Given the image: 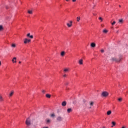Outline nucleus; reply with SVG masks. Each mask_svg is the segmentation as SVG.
I'll return each instance as SVG.
<instances>
[{"mask_svg":"<svg viewBox=\"0 0 128 128\" xmlns=\"http://www.w3.org/2000/svg\"><path fill=\"white\" fill-rule=\"evenodd\" d=\"M121 60H122V56L120 57L119 59L116 58H112L111 60H112V62H120Z\"/></svg>","mask_w":128,"mask_h":128,"instance_id":"1","label":"nucleus"},{"mask_svg":"<svg viewBox=\"0 0 128 128\" xmlns=\"http://www.w3.org/2000/svg\"><path fill=\"white\" fill-rule=\"evenodd\" d=\"M26 126H30V124H31L30 119V118H28L26 120Z\"/></svg>","mask_w":128,"mask_h":128,"instance_id":"2","label":"nucleus"},{"mask_svg":"<svg viewBox=\"0 0 128 128\" xmlns=\"http://www.w3.org/2000/svg\"><path fill=\"white\" fill-rule=\"evenodd\" d=\"M102 96H104L106 98V97L108 96V92H102Z\"/></svg>","mask_w":128,"mask_h":128,"instance_id":"3","label":"nucleus"},{"mask_svg":"<svg viewBox=\"0 0 128 128\" xmlns=\"http://www.w3.org/2000/svg\"><path fill=\"white\" fill-rule=\"evenodd\" d=\"M64 120V118L62 117L61 116H58L56 118L57 122H62Z\"/></svg>","mask_w":128,"mask_h":128,"instance_id":"4","label":"nucleus"},{"mask_svg":"<svg viewBox=\"0 0 128 128\" xmlns=\"http://www.w3.org/2000/svg\"><path fill=\"white\" fill-rule=\"evenodd\" d=\"M28 42H30V40L25 38L24 40V44H28Z\"/></svg>","mask_w":128,"mask_h":128,"instance_id":"5","label":"nucleus"},{"mask_svg":"<svg viewBox=\"0 0 128 128\" xmlns=\"http://www.w3.org/2000/svg\"><path fill=\"white\" fill-rule=\"evenodd\" d=\"M67 26L68 28H70L72 26V21H70V23H67Z\"/></svg>","mask_w":128,"mask_h":128,"instance_id":"6","label":"nucleus"},{"mask_svg":"<svg viewBox=\"0 0 128 128\" xmlns=\"http://www.w3.org/2000/svg\"><path fill=\"white\" fill-rule=\"evenodd\" d=\"M12 62H13V64H16V58L14 57L12 60Z\"/></svg>","mask_w":128,"mask_h":128,"instance_id":"7","label":"nucleus"},{"mask_svg":"<svg viewBox=\"0 0 128 128\" xmlns=\"http://www.w3.org/2000/svg\"><path fill=\"white\" fill-rule=\"evenodd\" d=\"M4 100V98L2 95L0 94V102H2Z\"/></svg>","mask_w":128,"mask_h":128,"instance_id":"8","label":"nucleus"},{"mask_svg":"<svg viewBox=\"0 0 128 128\" xmlns=\"http://www.w3.org/2000/svg\"><path fill=\"white\" fill-rule=\"evenodd\" d=\"M27 36H28L30 38H34V36H32V35L30 36V33H28L27 34Z\"/></svg>","mask_w":128,"mask_h":128,"instance_id":"9","label":"nucleus"},{"mask_svg":"<svg viewBox=\"0 0 128 128\" xmlns=\"http://www.w3.org/2000/svg\"><path fill=\"white\" fill-rule=\"evenodd\" d=\"M62 106H66V101L63 102L62 104Z\"/></svg>","mask_w":128,"mask_h":128,"instance_id":"10","label":"nucleus"},{"mask_svg":"<svg viewBox=\"0 0 128 128\" xmlns=\"http://www.w3.org/2000/svg\"><path fill=\"white\" fill-rule=\"evenodd\" d=\"M79 64H83V60L82 59H80L78 61Z\"/></svg>","mask_w":128,"mask_h":128,"instance_id":"11","label":"nucleus"},{"mask_svg":"<svg viewBox=\"0 0 128 128\" xmlns=\"http://www.w3.org/2000/svg\"><path fill=\"white\" fill-rule=\"evenodd\" d=\"M90 46L91 48H96V44H94V42L90 44Z\"/></svg>","mask_w":128,"mask_h":128,"instance_id":"12","label":"nucleus"},{"mask_svg":"<svg viewBox=\"0 0 128 128\" xmlns=\"http://www.w3.org/2000/svg\"><path fill=\"white\" fill-rule=\"evenodd\" d=\"M67 112L68 114H70V112H72V108H69L67 110Z\"/></svg>","mask_w":128,"mask_h":128,"instance_id":"13","label":"nucleus"},{"mask_svg":"<svg viewBox=\"0 0 128 128\" xmlns=\"http://www.w3.org/2000/svg\"><path fill=\"white\" fill-rule=\"evenodd\" d=\"M69 70H70V68H66L64 69V72H68Z\"/></svg>","mask_w":128,"mask_h":128,"instance_id":"14","label":"nucleus"},{"mask_svg":"<svg viewBox=\"0 0 128 128\" xmlns=\"http://www.w3.org/2000/svg\"><path fill=\"white\" fill-rule=\"evenodd\" d=\"M118 22L119 24H122L124 22V20L122 19L119 20Z\"/></svg>","mask_w":128,"mask_h":128,"instance_id":"15","label":"nucleus"},{"mask_svg":"<svg viewBox=\"0 0 128 128\" xmlns=\"http://www.w3.org/2000/svg\"><path fill=\"white\" fill-rule=\"evenodd\" d=\"M66 52H64V51H62V52H61V56H64V54H65Z\"/></svg>","mask_w":128,"mask_h":128,"instance_id":"16","label":"nucleus"},{"mask_svg":"<svg viewBox=\"0 0 128 128\" xmlns=\"http://www.w3.org/2000/svg\"><path fill=\"white\" fill-rule=\"evenodd\" d=\"M110 114H112V111L111 110H108L107 112V115L108 116H110Z\"/></svg>","mask_w":128,"mask_h":128,"instance_id":"17","label":"nucleus"},{"mask_svg":"<svg viewBox=\"0 0 128 128\" xmlns=\"http://www.w3.org/2000/svg\"><path fill=\"white\" fill-rule=\"evenodd\" d=\"M28 14H32V10H28Z\"/></svg>","mask_w":128,"mask_h":128,"instance_id":"18","label":"nucleus"},{"mask_svg":"<svg viewBox=\"0 0 128 128\" xmlns=\"http://www.w3.org/2000/svg\"><path fill=\"white\" fill-rule=\"evenodd\" d=\"M2 30H4V27L2 25H0V32H2Z\"/></svg>","mask_w":128,"mask_h":128,"instance_id":"19","label":"nucleus"},{"mask_svg":"<svg viewBox=\"0 0 128 128\" xmlns=\"http://www.w3.org/2000/svg\"><path fill=\"white\" fill-rule=\"evenodd\" d=\"M108 30H106V29H104V30H103V32L104 33V34H106V33H108Z\"/></svg>","mask_w":128,"mask_h":128,"instance_id":"20","label":"nucleus"},{"mask_svg":"<svg viewBox=\"0 0 128 128\" xmlns=\"http://www.w3.org/2000/svg\"><path fill=\"white\" fill-rule=\"evenodd\" d=\"M14 91H12L9 94L10 96H14Z\"/></svg>","mask_w":128,"mask_h":128,"instance_id":"21","label":"nucleus"},{"mask_svg":"<svg viewBox=\"0 0 128 128\" xmlns=\"http://www.w3.org/2000/svg\"><path fill=\"white\" fill-rule=\"evenodd\" d=\"M50 96H51L50 94H46V98H50Z\"/></svg>","mask_w":128,"mask_h":128,"instance_id":"22","label":"nucleus"},{"mask_svg":"<svg viewBox=\"0 0 128 128\" xmlns=\"http://www.w3.org/2000/svg\"><path fill=\"white\" fill-rule=\"evenodd\" d=\"M80 16H78L76 18V21L77 22H80Z\"/></svg>","mask_w":128,"mask_h":128,"instance_id":"23","label":"nucleus"},{"mask_svg":"<svg viewBox=\"0 0 128 128\" xmlns=\"http://www.w3.org/2000/svg\"><path fill=\"white\" fill-rule=\"evenodd\" d=\"M112 128H114V126H116V122H112Z\"/></svg>","mask_w":128,"mask_h":128,"instance_id":"24","label":"nucleus"},{"mask_svg":"<svg viewBox=\"0 0 128 128\" xmlns=\"http://www.w3.org/2000/svg\"><path fill=\"white\" fill-rule=\"evenodd\" d=\"M11 46H12V48H16V44H12Z\"/></svg>","mask_w":128,"mask_h":128,"instance_id":"25","label":"nucleus"},{"mask_svg":"<svg viewBox=\"0 0 128 128\" xmlns=\"http://www.w3.org/2000/svg\"><path fill=\"white\" fill-rule=\"evenodd\" d=\"M51 118H54L56 116V115L54 114H52L50 115Z\"/></svg>","mask_w":128,"mask_h":128,"instance_id":"26","label":"nucleus"},{"mask_svg":"<svg viewBox=\"0 0 128 128\" xmlns=\"http://www.w3.org/2000/svg\"><path fill=\"white\" fill-rule=\"evenodd\" d=\"M46 122H47L48 124H50V120L48 119V120H46Z\"/></svg>","mask_w":128,"mask_h":128,"instance_id":"27","label":"nucleus"},{"mask_svg":"<svg viewBox=\"0 0 128 128\" xmlns=\"http://www.w3.org/2000/svg\"><path fill=\"white\" fill-rule=\"evenodd\" d=\"M112 26H114L116 24V21H114L112 23Z\"/></svg>","mask_w":128,"mask_h":128,"instance_id":"28","label":"nucleus"},{"mask_svg":"<svg viewBox=\"0 0 128 128\" xmlns=\"http://www.w3.org/2000/svg\"><path fill=\"white\" fill-rule=\"evenodd\" d=\"M118 102H122V98H119L118 99Z\"/></svg>","mask_w":128,"mask_h":128,"instance_id":"29","label":"nucleus"},{"mask_svg":"<svg viewBox=\"0 0 128 128\" xmlns=\"http://www.w3.org/2000/svg\"><path fill=\"white\" fill-rule=\"evenodd\" d=\"M100 20H101V22H102V17L99 18Z\"/></svg>","mask_w":128,"mask_h":128,"instance_id":"30","label":"nucleus"},{"mask_svg":"<svg viewBox=\"0 0 128 128\" xmlns=\"http://www.w3.org/2000/svg\"><path fill=\"white\" fill-rule=\"evenodd\" d=\"M90 106H94V102H90Z\"/></svg>","mask_w":128,"mask_h":128,"instance_id":"31","label":"nucleus"},{"mask_svg":"<svg viewBox=\"0 0 128 128\" xmlns=\"http://www.w3.org/2000/svg\"><path fill=\"white\" fill-rule=\"evenodd\" d=\"M101 52H104V49H102L100 50Z\"/></svg>","mask_w":128,"mask_h":128,"instance_id":"32","label":"nucleus"},{"mask_svg":"<svg viewBox=\"0 0 128 128\" xmlns=\"http://www.w3.org/2000/svg\"><path fill=\"white\" fill-rule=\"evenodd\" d=\"M42 92L43 94H46V90H42Z\"/></svg>","mask_w":128,"mask_h":128,"instance_id":"33","label":"nucleus"},{"mask_svg":"<svg viewBox=\"0 0 128 128\" xmlns=\"http://www.w3.org/2000/svg\"><path fill=\"white\" fill-rule=\"evenodd\" d=\"M63 76H64V78H66V74H64V75H63Z\"/></svg>","mask_w":128,"mask_h":128,"instance_id":"34","label":"nucleus"},{"mask_svg":"<svg viewBox=\"0 0 128 128\" xmlns=\"http://www.w3.org/2000/svg\"><path fill=\"white\" fill-rule=\"evenodd\" d=\"M72 0V2H76V0Z\"/></svg>","mask_w":128,"mask_h":128,"instance_id":"35","label":"nucleus"},{"mask_svg":"<svg viewBox=\"0 0 128 128\" xmlns=\"http://www.w3.org/2000/svg\"><path fill=\"white\" fill-rule=\"evenodd\" d=\"M84 102H86V100H83Z\"/></svg>","mask_w":128,"mask_h":128,"instance_id":"36","label":"nucleus"},{"mask_svg":"<svg viewBox=\"0 0 128 128\" xmlns=\"http://www.w3.org/2000/svg\"><path fill=\"white\" fill-rule=\"evenodd\" d=\"M122 128H126V127L124 126H122Z\"/></svg>","mask_w":128,"mask_h":128,"instance_id":"37","label":"nucleus"},{"mask_svg":"<svg viewBox=\"0 0 128 128\" xmlns=\"http://www.w3.org/2000/svg\"><path fill=\"white\" fill-rule=\"evenodd\" d=\"M19 64H22V62L20 61Z\"/></svg>","mask_w":128,"mask_h":128,"instance_id":"38","label":"nucleus"},{"mask_svg":"<svg viewBox=\"0 0 128 128\" xmlns=\"http://www.w3.org/2000/svg\"><path fill=\"white\" fill-rule=\"evenodd\" d=\"M2 65V62H0V66H1Z\"/></svg>","mask_w":128,"mask_h":128,"instance_id":"39","label":"nucleus"},{"mask_svg":"<svg viewBox=\"0 0 128 128\" xmlns=\"http://www.w3.org/2000/svg\"><path fill=\"white\" fill-rule=\"evenodd\" d=\"M43 128H48V127H44Z\"/></svg>","mask_w":128,"mask_h":128,"instance_id":"40","label":"nucleus"},{"mask_svg":"<svg viewBox=\"0 0 128 128\" xmlns=\"http://www.w3.org/2000/svg\"><path fill=\"white\" fill-rule=\"evenodd\" d=\"M116 32H117V34H118V31Z\"/></svg>","mask_w":128,"mask_h":128,"instance_id":"41","label":"nucleus"},{"mask_svg":"<svg viewBox=\"0 0 128 128\" xmlns=\"http://www.w3.org/2000/svg\"><path fill=\"white\" fill-rule=\"evenodd\" d=\"M120 6H121L120 5H119V8H120Z\"/></svg>","mask_w":128,"mask_h":128,"instance_id":"42","label":"nucleus"},{"mask_svg":"<svg viewBox=\"0 0 128 128\" xmlns=\"http://www.w3.org/2000/svg\"><path fill=\"white\" fill-rule=\"evenodd\" d=\"M102 128H106V127H103Z\"/></svg>","mask_w":128,"mask_h":128,"instance_id":"43","label":"nucleus"},{"mask_svg":"<svg viewBox=\"0 0 128 128\" xmlns=\"http://www.w3.org/2000/svg\"><path fill=\"white\" fill-rule=\"evenodd\" d=\"M66 0V2H68V0Z\"/></svg>","mask_w":128,"mask_h":128,"instance_id":"44","label":"nucleus"}]
</instances>
